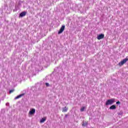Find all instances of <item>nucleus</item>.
<instances>
[{"instance_id": "nucleus-1", "label": "nucleus", "mask_w": 128, "mask_h": 128, "mask_svg": "<svg viewBox=\"0 0 128 128\" xmlns=\"http://www.w3.org/2000/svg\"><path fill=\"white\" fill-rule=\"evenodd\" d=\"M114 102H116V98H112L108 99L106 101L105 103V106H112V104H114Z\"/></svg>"}, {"instance_id": "nucleus-2", "label": "nucleus", "mask_w": 128, "mask_h": 128, "mask_svg": "<svg viewBox=\"0 0 128 128\" xmlns=\"http://www.w3.org/2000/svg\"><path fill=\"white\" fill-rule=\"evenodd\" d=\"M128 60V58H125L123 59L118 64V65H119L120 66H124V64H126V62Z\"/></svg>"}, {"instance_id": "nucleus-3", "label": "nucleus", "mask_w": 128, "mask_h": 128, "mask_svg": "<svg viewBox=\"0 0 128 128\" xmlns=\"http://www.w3.org/2000/svg\"><path fill=\"white\" fill-rule=\"evenodd\" d=\"M64 28H66V26L62 25L59 31L58 32V34H62L64 32Z\"/></svg>"}, {"instance_id": "nucleus-4", "label": "nucleus", "mask_w": 128, "mask_h": 128, "mask_svg": "<svg viewBox=\"0 0 128 128\" xmlns=\"http://www.w3.org/2000/svg\"><path fill=\"white\" fill-rule=\"evenodd\" d=\"M26 12L24 11L20 14L18 18H24V16H26Z\"/></svg>"}, {"instance_id": "nucleus-5", "label": "nucleus", "mask_w": 128, "mask_h": 128, "mask_svg": "<svg viewBox=\"0 0 128 128\" xmlns=\"http://www.w3.org/2000/svg\"><path fill=\"white\" fill-rule=\"evenodd\" d=\"M36 114V109L32 108L29 112V114L30 116H34Z\"/></svg>"}, {"instance_id": "nucleus-6", "label": "nucleus", "mask_w": 128, "mask_h": 128, "mask_svg": "<svg viewBox=\"0 0 128 128\" xmlns=\"http://www.w3.org/2000/svg\"><path fill=\"white\" fill-rule=\"evenodd\" d=\"M104 38V34H101L97 36V38L100 40H102Z\"/></svg>"}, {"instance_id": "nucleus-7", "label": "nucleus", "mask_w": 128, "mask_h": 128, "mask_svg": "<svg viewBox=\"0 0 128 128\" xmlns=\"http://www.w3.org/2000/svg\"><path fill=\"white\" fill-rule=\"evenodd\" d=\"M24 94H24V93H23L22 94H20L18 95V96H16L14 98V100H18V98H22V96H24Z\"/></svg>"}, {"instance_id": "nucleus-8", "label": "nucleus", "mask_w": 128, "mask_h": 128, "mask_svg": "<svg viewBox=\"0 0 128 128\" xmlns=\"http://www.w3.org/2000/svg\"><path fill=\"white\" fill-rule=\"evenodd\" d=\"M88 124V122L86 121L84 122V120H83L82 122V126H87Z\"/></svg>"}, {"instance_id": "nucleus-9", "label": "nucleus", "mask_w": 128, "mask_h": 128, "mask_svg": "<svg viewBox=\"0 0 128 128\" xmlns=\"http://www.w3.org/2000/svg\"><path fill=\"white\" fill-rule=\"evenodd\" d=\"M110 110H116V106L115 104H113L112 106H111L110 108H109Z\"/></svg>"}, {"instance_id": "nucleus-10", "label": "nucleus", "mask_w": 128, "mask_h": 128, "mask_svg": "<svg viewBox=\"0 0 128 128\" xmlns=\"http://www.w3.org/2000/svg\"><path fill=\"white\" fill-rule=\"evenodd\" d=\"M45 120H46V117H44L42 118V119L40 120V124H42L43 122H44Z\"/></svg>"}, {"instance_id": "nucleus-11", "label": "nucleus", "mask_w": 128, "mask_h": 128, "mask_svg": "<svg viewBox=\"0 0 128 128\" xmlns=\"http://www.w3.org/2000/svg\"><path fill=\"white\" fill-rule=\"evenodd\" d=\"M68 110V108L66 106H65L62 108V112H66Z\"/></svg>"}, {"instance_id": "nucleus-12", "label": "nucleus", "mask_w": 128, "mask_h": 128, "mask_svg": "<svg viewBox=\"0 0 128 128\" xmlns=\"http://www.w3.org/2000/svg\"><path fill=\"white\" fill-rule=\"evenodd\" d=\"M118 116H122V114H124V111L120 110V112H118Z\"/></svg>"}, {"instance_id": "nucleus-13", "label": "nucleus", "mask_w": 128, "mask_h": 128, "mask_svg": "<svg viewBox=\"0 0 128 128\" xmlns=\"http://www.w3.org/2000/svg\"><path fill=\"white\" fill-rule=\"evenodd\" d=\"M84 108H86V107L83 106L82 108L80 110V111L82 112H84Z\"/></svg>"}, {"instance_id": "nucleus-14", "label": "nucleus", "mask_w": 128, "mask_h": 128, "mask_svg": "<svg viewBox=\"0 0 128 128\" xmlns=\"http://www.w3.org/2000/svg\"><path fill=\"white\" fill-rule=\"evenodd\" d=\"M14 92V89L10 90H9V94H12V92Z\"/></svg>"}, {"instance_id": "nucleus-15", "label": "nucleus", "mask_w": 128, "mask_h": 128, "mask_svg": "<svg viewBox=\"0 0 128 128\" xmlns=\"http://www.w3.org/2000/svg\"><path fill=\"white\" fill-rule=\"evenodd\" d=\"M1 112L2 114H4V112H6V109H2Z\"/></svg>"}, {"instance_id": "nucleus-16", "label": "nucleus", "mask_w": 128, "mask_h": 128, "mask_svg": "<svg viewBox=\"0 0 128 128\" xmlns=\"http://www.w3.org/2000/svg\"><path fill=\"white\" fill-rule=\"evenodd\" d=\"M116 104H117V106H118L120 104V101H118L116 102Z\"/></svg>"}, {"instance_id": "nucleus-17", "label": "nucleus", "mask_w": 128, "mask_h": 128, "mask_svg": "<svg viewBox=\"0 0 128 128\" xmlns=\"http://www.w3.org/2000/svg\"><path fill=\"white\" fill-rule=\"evenodd\" d=\"M18 5L20 6H22V1H19L18 2Z\"/></svg>"}, {"instance_id": "nucleus-18", "label": "nucleus", "mask_w": 128, "mask_h": 128, "mask_svg": "<svg viewBox=\"0 0 128 128\" xmlns=\"http://www.w3.org/2000/svg\"><path fill=\"white\" fill-rule=\"evenodd\" d=\"M18 10V9L16 8V6L15 9L13 10V12H16Z\"/></svg>"}, {"instance_id": "nucleus-19", "label": "nucleus", "mask_w": 128, "mask_h": 128, "mask_svg": "<svg viewBox=\"0 0 128 128\" xmlns=\"http://www.w3.org/2000/svg\"><path fill=\"white\" fill-rule=\"evenodd\" d=\"M46 86H50V84L48 83V82H46Z\"/></svg>"}, {"instance_id": "nucleus-20", "label": "nucleus", "mask_w": 128, "mask_h": 128, "mask_svg": "<svg viewBox=\"0 0 128 128\" xmlns=\"http://www.w3.org/2000/svg\"><path fill=\"white\" fill-rule=\"evenodd\" d=\"M68 114H66L65 116H64V118H68Z\"/></svg>"}, {"instance_id": "nucleus-21", "label": "nucleus", "mask_w": 128, "mask_h": 128, "mask_svg": "<svg viewBox=\"0 0 128 128\" xmlns=\"http://www.w3.org/2000/svg\"><path fill=\"white\" fill-rule=\"evenodd\" d=\"M6 105L7 106H10V103L7 102V103H6Z\"/></svg>"}, {"instance_id": "nucleus-22", "label": "nucleus", "mask_w": 128, "mask_h": 128, "mask_svg": "<svg viewBox=\"0 0 128 128\" xmlns=\"http://www.w3.org/2000/svg\"><path fill=\"white\" fill-rule=\"evenodd\" d=\"M56 69H54V70L55 72H56Z\"/></svg>"}, {"instance_id": "nucleus-23", "label": "nucleus", "mask_w": 128, "mask_h": 128, "mask_svg": "<svg viewBox=\"0 0 128 128\" xmlns=\"http://www.w3.org/2000/svg\"><path fill=\"white\" fill-rule=\"evenodd\" d=\"M56 68H57V69L58 68V67H56Z\"/></svg>"}, {"instance_id": "nucleus-24", "label": "nucleus", "mask_w": 128, "mask_h": 128, "mask_svg": "<svg viewBox=\"0 0 128 128\" xmlns=\"http://www.w3.org/2000/svg\"><path fill=\"white\" fill-rule=\"evenodd\" d=\"M38 72H40V70H38Z\"/></svg>"}, {"instance_id": "nucleus-25", "label": "nucleus", "mask_w": 128, "mask_h": 128, "mask_svg": "<svg viewBox=\"0 0 128 128\" xmlns=\"http://www.w3.org/2000/svg\"><path fill=\"white\" fill-rule=\"evenodd\" d=\"M34 76H36V74H34Z\"/></svg>"}]
</instances>
